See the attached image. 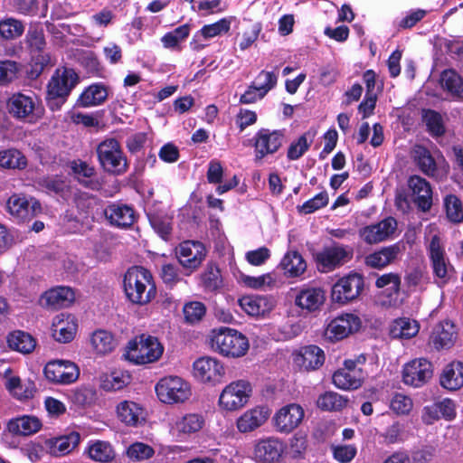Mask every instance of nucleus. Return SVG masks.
Instances as JSON below:
<instances>
[{"label":"nucleus","mask_w":463,"mask_h":463,"mask_svg":"<svg viewBox=\"0 0 463 463\" xmlns=\"http://www.w3.org/2000/svg\"><path fill=\"white\" fill-rule=\"evenodd\" d=\"M123 286L128 299L135 305H146L156 296V288L151 272L140 266H133L127 270Z\"/></svg>","instance_id":"f257e3e1"},{"label":"nucleus","mask_w":463,"mask_h":463,"mask_svg":"<svg viewBox=\"0 0 463 463\" xmlns=\"http://www.w3.org/2000/svg\"><path fill=\"white\" fill-rule=\"evenodd\" d=\"M74 298V292L71 288L57 287L44 292L40 298V304L45 308L58 309L69 307Z\"/></svg>","instance_id":"393cba45"},{"label":"nucleus","mask_w":463,"mask_h":463,"mask_svg":"<svg viewBox=\"0 0 463 463\" xmlns=\"http://www.w3.org/2000/svg\"><path fill=\"white\" fill-rule=\"evenodd\" d=\"M164 346L156 337L141 335L128 342L126 358L136 364L157 361L163 354Z\"/></svg>","instance_id":"7ed1b4c3"},{"label":"nucleus","mask_w":463,"mask_h":463,"mask_svg":"<svg viewBox=\"0 0 463 463\" xmlns=\"http://www.w3.org/2000/svg\"><path fill=\"white\" fill-rule=\"evenodd\" d=\"M457 330L450 321H443L435 326L430 337V342L437 349L450 348L456 342Z\"/></svg>","instance_id":"bb28decb"},{"label":"nucleus","mask_w":463,"mask_h":463,"mask_svg":"<svg viewBox=\"0 0 463 463\" xmlns=\"http://www.w3.org/2000/svg\"><path fill=\"white\" fill-rule=\"evenodd\" d=\"M108 98V91L101 84H93L88 87L80 96L78 104L83 108L98 106Z\"/></svg>","instance_id":"4c0bfd02"},{"label":"nucleus","mask_w":463,"mask_h":463,"mask_svg":"<svg viewBox=\"0 0 463 463\" xmlns=\"http://www.w3.org/2000/svg\"><path fill=\"white\" fill-rule=\"evenodd\" d=\"M440 84L452 95L463 98V79L455 71H444L440 76Z\"/></svg>","instance_id":"de8ad7c7"},{"label":"nucleus","mask_w":463,"mask_h":463,"mask_svg":"<svg viewBox=\"0 0 463 463\" xmlns=\"http://www.w3.org/2000/svg\"><path fill=\"white\" fill-rule=\"evenodd\" d=\"M404 250L405 246L402 242L383 246L367 254L364 262L370 269H383L398 261Z\"/></svg>","instance_id":"4468645a"},{"label":"nucleus","mask_w":463,"mask_h":463,"mask_svg":"<svg viewBox=\"0 0 463 463\" xmlns=\"http://www.w3.org/2000/svg\"><path fill=\"white\" fill-rule=\"evenodd\" d=\"M8 345L11 349L29 354L35 347V341L31 335L23 331H15L9 335Z\"/></svg>","instance_id":"a18cd8bd"},{"label":"nucleus","mask_w":463,"mask_h":463,"mask_svg":"<svg viewBox=\"0 0 463 463\" xmlns=\"http://www.w3.org/2000/svg\"><path fill=\"white\" fill-rule=\"evenodd\" d=\"M80 440V434L72 431L68 435L49 439L47 445L52 456L61 457L72 451L79 445Z\"/></svg>","instance_id":"473e14b6"},{"label":"nucleus","mask_w":463,"mask_h":463,"mask_svg":"<svg viewBox=\"0 0 463 463\" xmlns=\"http://www.w3.org/2000/svg\"><path fill=\"white\" fill-rule=\"evenodd\" d=\"M408 186L417 207L422 212H428L432 205V190L430 183L419 175H412L408 180Z\"/></svg>","instance_id":"5701e85b"},{"label":"nucleus","mask_w":463,"mask_h":463,"mask_svg":"<svg viewBox=\"0 0 463 463\" xmlns=\"http://www.w3.org/2000/svg\"><path fill=\"white\" fill-rule=\"evenodd\" d=\"M241 307L250 316H264L270 310L267 298L258 296H245L240 299Z\"/></svg>","instance_id":"58836bf2"},{"label":"nucleus","mask_w":463,"mask_h":463,"mask_svg":"<svg viewBox=\"0 0 463 463\" xmlns=\"http://www.w3.org/2000/svg\"><path fill=\"white\" fill-rule=\"evenodd\" d=\"M314 134L307 132L299 138L292 143L288 149V158L289 160H297L303 156V154L309 148L313 141Z\"/></svg>","instance_id":"4d7b16f0"},{"label":"nucleus","mask_w":463,"mask_h":463,"mask_svg":"<svg viewBox=\"0 0 463 463\" xmlns=\"http://www.w3.org/2000/svg\"><path fill=\"white\" fill-rule=\"evenodd\" d=\"M96 151L98 160L105 172L120 175L128 171V159L116 138L103 140L99 144Z\"/></svg>","instance_id":"39448f33"},{"label":"nucleus","mask_w":463,"mask_h":463,"mask_svg":"<svg viewBox=\"0 0 463 463\" xmlns=\"http://www.w3.org/2000/svg\"><path fill=\"white\" fill-rule=\"evenodd\" d=\"M269 410L264 406H257L246 411L241 415L237 421V429L241 433H247L255 430L268 420Z\"/></svg>","instance_id":"a878e982"},{"label":"nucleus","mask_w":463,"mask_h":463,"mask_svg":"<svg viewBox=\"0 0 463 463\" xmlns=\"http://www.w3.org/2000/svg\"><path fill=\"white\" fill-rule=\"evenodd\" d=\"M390 407L397 414H407L412 409V401L404 394L396 393L391 401Z\"/></svg>","instance_id":"774afa93"},{"label":"nucleus","mask_w":463,"mask_h":463,"mask_svg":"<svg viewBox=\"0 0 463 463\" xmlns=\"http://www.w3.org/2000/svg\"><path fill=\"white\" fill-rule=\"evenodd\" d=\"M203 283L208 290L217 289L222 283L220 270L216 266L210 265L202 276Z\"/></svg>","instance_id":"69168bd1"},{"label":"nucleus","mask_w":463,"mask_h":463,"mask_svg":"<svg viewBox=\"0 0 463 463\" xmlns=\"http://www.w3.org/2000/svg\"><path fill=\"white\" fill-rule=\"evenodd\" d=\"M440 385L449 391L463 387V363L453 361L447 364L439 377Z\"/></svg>","instance_id":"7c9ffc66"},{"label":"nucleus","mask_w":463,"mask_h":463,"mask_svg":"<svg viewBox=\"0 0 463 463\" xmlns=\"http://www.w3.org/2000/svg\"><path fill=\"white\" fill-rule=\"evenodd\" d=\"M176 255L180 264L190 270L197 269L206 255L203 243L194 241H186L178 246Z\"/></svg>","instance_id":"a211bd4d"},{"label":"nucleus","mask_w":463,"mask_h":463,"mask_svg":"<svg viewBox=\"0 0 463 463\" xmlns=\"http://www.w3.org/2000/svg\"><path fill=\"white\" fill-rule=\"evenodd\" d=\"M277 83V76L270 71H262L256 78L254 85L258 86L260 96H265Z\"/></svg>","instance_id":"0e129e2a"},{"label":"nucleus","mask_w":463,"mask_h":463,"mask_svg":"<svg viewBox=\"0 0 463 463\" xmlns=\"http://www.w3.org/2000/svg\"><path fill=\"white\" fill-rule=\"evenodd\" d=\"M206 307L204 304L200 301L188 302L183 307L184 320L189 324L200 322L204 317Z\"/></svg>","instance_id":"13d9d810"},{"label":"nucleus","mask_w":463,"mask_h":463,"mask_svg":"<svg viewBox=\"0 0 463 463\" xmlns=\"http://www.w3.org/2000/svg\"><path fill=\"white\" fill-rule=\"evenodd\" d=\"M8 113L18 121L33 123L38 120L43 114V109L38 97L31 92L14 93L6 102Z\"/></svg>","instance_id":"20e7f679"},{"label":"nucleus","mask_w":463,"mask_h":463,"mask_svg":"<svg viewBox=\"0 0 463 463\" xmlns=\"http://www.w3.org/2000/svg\"><path fill=\"white\" fill-rule=\"evenodd\" d=\"M433 376V365L425 358H418L406 364L402 371V381L415 388L427 383Z\"/></svg>","instance_id":"f8f14e48"},{"label":"nucleus","mask_w":463,"mask_h":463,"mask_svg":"<svg viewBox=\"0 0 463 463\" xmlns=\"http://www.w3.org/2000/svg\"><path fill=\"white\" fill-rule=\"evenodd\" d=\"M391 287L392 291L398 295L401 291L402 278L398 273L388 272L377 277L375 280V287L377 288H383Z\"/></svg>","instance_id":"e2e57ef3"},{"label":"nucleus","mask_w":463,"mask_h":463,"mask_svg":"<svg viewBox=\"0 0 463 463\" xmlns=\"http://www.w3.org/2000/svg\"><path fill=\"white\" fill-rule=\"evenodd\" d=\"M305 412L297 403H290L280 408L273 417L274 425L280 432L289 433L302 421Z\"/></svg>","instance_id":"f3484780"},{"label":"nucleus","mask_w":463,"mask_h":463,"mask_svg":"<svg viewBox=\"0 0 463 463\" xmlns=\"http://www.w3.org/2000/svg\"><path fill=\"white\" fill-rule=\"evenodd\" d=\"M155 389L159 401L165 404L184 403L192 395L189 383L179 376L170 375L160 379Z\"/></svg>","instance_id":"423d86ee"},{"label":"nucleus","mask_w":463,"mask_h":463,"mask_svg":"<svg viewBox=\"0 0 463 463\" xmlns=\"http://www.w3.org/2000/svg\"><path fill=\"white\" fill-rule=\"evenodd\" d=\"M280 266L289 277H298L307 269L306 261L301 254L296 250L288 251L282 259Z\"/></svg>","instance_id":"a19ab883"},{"label":"nucleus","mask_w":463,"mask_h":463,"mask_svg":"<svg viewBox=\"0 0 463 463\" xmlns=\"http://www.w3.org/2000/svg\"><path fill=\"white\" fill-rule=\"evenodd\" d=\"M154 454V449L143 442H135L131 444L127 450L128 457L136 461L149 459Z\"/></svg>","instance_id":"052dcab7"},{"label":"nucleus","mask_w":463,"mask_h":463,"mask_svg":"<svg viewBox=\"0 0 463 463\" xmlns=\"http://www.w3.org/2000/svg\"><path fill=\"white\" fill-rule=\"evenodd\" d=\"M212 346L224 356L237 358L246 354L250 344L239 331L222 326L212 331Z\"/></svg>","instance_id":"f03ea898"},{"label":"nucleus","mask_w":463,"mask_h":463,"mask_svg":"<svg viewBox=\"0 0 463 463\" xmlns=\"http://www.w3.org/2000/svg\"><path fill=\"white\" fill-rule=\"evenodd\" d=\"M204 425V419L201 414L189 413L175 422V429L178 432L191 434L199 431Z\"/></svg>","instance_id":"49530a36"},{"label":"nucleus","mask_w":463,"mask_h":463,"mask_svg":"<svg viewBox=\"0 0 463 463\" xmlns=\"http://www.w3.org/2000/svg\"><path fill=\"white\" fill-rule=\"evenodd\" d=\"M285 449L283 442L275 437L260 439L254 447V458L261 463H275L279 460Z\"/></svg>","instance_id":"aec40b11"},{"label":"nucleus","mask_w":463,"mask_h":463,"mask_svg":"<svg viewBox=\"0 0 463 463\" xmlns=\"http://www.w3.org/2000/svg\"><path fill=\"white\" fill-rule=\"evenodd\" d=\"M353 254V248L347 245L334 243L326 247L316 255L318 269L325 273L330 272L348 262Z\"/></svg>","instance_id":"1a4fd4ad"},{"label":"nucleus","mask_w":463,"mask_h":463,"mask_svg":"<svg viewBox=\"0 0 463 463\" xmlns=\"http://www.w3.org/2000/svg\"><path fill=\"white\" fill-rule=\"evenodd\" d=\"M36 208H40L38 203H35L30 207L28 200L20 194H13L6 202L8 213L20 220L33 217Z\"/></svg>","instance_id":"72a5a7b5"},{"label":"nucleus","mask_w":463,"mask_h":463,"mask_svg":"<svg viewBox=\"0 0 463 463\" xmlns=\"http://www.w3.org/2000/svg\"><path fill=\"white\" fill-rule=\"evenodd\" d=\"M42 428L41 420L35 416L24 415L12 419L7 423L10 433L19 436H29L36 433Z\"/></svg>","instance_id":"2f4dec72"},{"label":"nucleus","mask_w":463,"mask_h":463,"mask_svg":"<svg viewBox=\"0 0 463 463\" xmlns=\"http://www.w3.org/2000/svg\"><path fill=\"white\" fill-rule=\"evenodd\" d=\"M326 301L325 291L320 288L301 289L296 297L295 303L302 310L315 312L319 310Z\"/></svg>","instance_id":"c85d7f7f"},{"label":"nucleus","mask_w":463,"mask_h":463,"mask_svg":"<svg viewBox=\"0 0 463 463\" xmlns=\"http://www.w3.org/2000/svg\"><path fill=\"white\" fill-rule=\"evenodd\" d=\"M26 158L16 149L0 152V166L8 169H23L26 166Z\"/></svg>","instance_id":"3c124183"},{"label":"nucleus","mask_w":463,"mask_h":463,"mask_svg":"<svg viewBox=\"0 0 463 463\" xmlns=\"http://www.w3.org/2000/svg\"><path fill=\"white\" fill-rule=\"evenodd\" d=\"M78 82V75L72 69L57 70L48 84L50 99L67 97Z\"/></svg>","instance_id":"dca6fc26"},{"label":"nucleus","mask_w":463,"mask_h":463,"mask_svg":"<svg viewBox=\"0 0 463 463\" xmlns=\"http://www.w3.org/2000/svg\"><path fill=\"white\" fill-rule=\"evenodd\" d=\"M301 367L305 370H316L319 368L325 362L324 351L317 345H308L302 349Z\"/></svg>","instance_id":"37998d69"},{"label":"nucleus","mask_w":463,"mask_h":463,"mask_svg":"<svg viewBox=\"0 0 463 463\" xmlns=\"http://www.w3.org/2000/svg\"><path fill=\"white\" fill-rule=\"evenodd\" d=\"M78 324L75 317L71 315H57L52 324V335L60 343L71 342L77 332Z\"/></svg>","instance_id":"b1692460"},{"label":"nucleus","mask_w":463,"mask_h":463,"mask_svg":"<svg viewBox=\"0 0 463 463\" xmlns=\"http://www.w3.org/2000/svg\"><path fill=\"white\" fill-rule=\"evenodd\" d=\"M118 419L129 426H137L144 420L143 410L134 402L124 401L117 407Z\"/></svg>","instance_id":"c9c22d12"},{"label":"nucleus","mask_w":463,"mask_h":463,"mask_svg":"<svg viewBox=\"0 0 463 463\" xmlns=\"http://www.w3.org/2000/svg\"><path fill=\"white\" fill-rule=\"evenodd\" d=\"M194 375L203 383H217L225 373L223 365L215 358L205 356L194 364Z\"/></svg>","instance_id":"4be33fe9"},{"label":"nucleus","mask_w":463,"mask_h":463,"mask_svg":"<svg viewBox=\"0 0 463 463\" xmlns=\"http://www.w3.org/2000/svg\"><path fill=\"white\" fill-rule=\"evenodd\" d=\"M348 399L335 392H326L320 394L317 401L319 409L326 411H341L347 406Z\"/></svg>","instance_id":"ea45409f"},{"label":"nucleus","mask_w":463,"mask_h":463,"mask_svg":"<svg viewBox=\"0 0 463 463\" xmlns=\"http://www.w3.org/2000/svg\"><path fill=\"white\" fill-rule=\"evenodd\" d=\"M420 326L416 320L407 317L395 319L390 326V335L392 338H411L419 332Z\"/></svg>","instance_id":"e433bc0d"},{"label":"nucleus","mask_w":463,"mask_h":463,"mask_svg":"<svg viewBox=\"0 0 463 463\" xmlns=\"http://www.w3.org/2000/svg\"><path fill=\"white\" fill-rule=\"evenodd\" d=\"M365 361L366 358L364 354H360L354 359L345 360L344 367L333 374V383L342 390L358 389L365 378V373L362 369Z\"/></svg>","instance_id":"0eeeda50"},{"label":"nucleus","mask_w":463,"mask_h":463,"mask_svg":"<svg viewBox=\"0 0 463 463\" xmlns=\"http://www.w3.org/2000/svg\"><path fill=\"white\" fill-rule=\"evenodd\" d=\"M422 119L431 137L437 138L445 134L443 118L439 112L431 109L423 110Z\"/></svg>","instance_id":"8fccbe9b"},{"label":"nucleus","mask_w":463,"mask_h":463,"mask_svg":"<svg viewBox=\"0 0 463 463\" xmlns=\"http://www.w3.org/2000/svg\"><path fill=\"white\" fill-rule=\"evenodd\" d=\"M20 69V64L14 61H0V85H7L17 79Z\"/></svg>","instance_id":"bf43d9fd"},{"label":"nucleus","mask_w":463,"mask_h":463,"mask_svg":"<svg viewBox=\"0 0 463 463\" xmlns=\"http://www.w3.org/2000/svg\"><path fill=\"white\" fill-rule=\"evenodd\" d=\"M254 142L256 160H261L267 155L274 154L282 145L283 134L280 131H269L262 128L256 134Z\"/></svg>","instance_id":"6ab92c4d"},{"label":"nucleus","mask_w":463,"mask_h":463,"mask_svg":"<svg viewBox=\"0 0 463 463\" xmlns=\"http://www.w3.org/2000/svg\"><path fill=\"white\" fill-rule=\"evenodd\" d=\"M105 216L114 226L120 228L130 227L135 222V212L127 204L112 203L104 211Z\"/></svg>","instance_id":"c756f323"},{"label":"nucleus","mask_w":463,"mask_h":463,"mask_svg":"<svg viewBox=\"0 0 463 463\" xmlns=\"http://www.w3.org/2000/svg\"><path fill=\"white\" fill-rule=\"evenodd\" d=\"M148 219L155 232L165 240L171 232V219L159 213L148 214Z\"/></svg>","instance_id":"680f3d73"},{"label":"nucleus","mask_w":463,"mask_h":463,"mask_svg":"<svg viewBox=\"0 0 463 463\" xmlns=\"http://www.w3.org/2000/svg\"><path fill=\"white\" fill-rule=\"evenodd\" d=\"M5 387L18 400H27L33 397L36 392L34 383L30 379L22 380L18 376L11 375V369L5 372Z\"/></svg>","instance_id":"cd10ccee"},{"label":"nucleus","mask_w":463,"mask_h":463,"mask_svg":"<svg viewBox=\"0 0 463 463\" xmlns=\"http://www.w3.org/2000/svg\"><path fill=\"white\" fill-rule=\"evenodd\" d=\"M327 203L328 195L326 192H322L303 203L299 207V212L305 214H308L326 206Z\"/></svg>","instance_id":"338daca9"},{"label":"nucleus","mask_w":463,"mask_h":463,"mask_svg":"<svg viewBox=\"0 0 463 463\" xmlns=\"http://www.w3.org/2000/svg\"><path fill=\"white\" fill-rule=\"evenodd\" d=\"M397 226V221L393 217H386L376 223L360 229L359 236L367 244H377L392 238Z\"/></svg>","instance_id":"2eb2a0df"},{"label":"nucleus","mask_w":463,"mask_h":463,"mask_svg":"<svg viewBox=\"0 0 463 463\" xmlns=\"http://www.w3.org/2000/svg\"><path fill=\"white\" fill-rule=\"evenodd\" d=\"M364 288V279L358 273H352L340 279L332 288L334 302L345 304L355 299Z\"/></svg>","instance_id":"9d476101"},{"label":"nucleus","mask_w":463,"mask_h":463,"mask_svg":"<svg viewBox=\"0 0 463 463\" xmlns=\"http://www.w3.org/2000/svg\"><path fill=\"white\" fill-rule=\"evenodd\" d=\"M360 326L361 319L356 315L342 314L330 321L325 329L324 336L334 343L357 332Z\"/></svg>","instance_id":"9b49d317"},{"label":"nucleus","mask_w":463,"mask_h":463,"mask_svg":"<svg viewBox=\"0 0 463 463\" xmlns=\"http://www.w3.org/2000/svg\"><path fill=\"white\" fill-rule=\"evenodd\" d=\"M251 392L252 388L248 381H234L222 391L219 405L228 411L240 410L248 403Z\"/></svg>","instance_id":"6e6552de"},{"label":"nucleus","mask_w":463,"mask_h":463,"mask_svg":"<svg viewBox=\"0 0 463 463\" xmlns=\"http://www.w3.org/2000/svg\"><path fill=\"white\" fill-rule=\"evenodd\" d=\"M447 219L452 223L463 222V204L461 200L455 194H448L443 200Z\"/></svg>","instance_id":"09e8293b"},{"label":"nucleus","mask_w":463,"mask_h":463,"mask_svg":"<svg viewBox=\"0 0 463 463\" xmlns=\"http://www.w3.org/2000/svg\"><path fill=\"white\" fill-rule=\"evenodd\" d=\"M43 373L48 381L58 384L71 383L80 375L77 365L67 360H53L47 363Z\"/></svg>","instance_id":"ddd939ff"},{"label":"nucleus","mask_w":463,"mask_h":463,"mask_svg":"<svg viewBox=\"0 0 463 463\" xmlns=\"http://www.w3.org/2000/svg\"><path fill=\"white\" fill-rule=\"evenodd\" d=\"M26 42L31 52H43L46 46L43 27L39 24L31 25L27 32Z\"/></svg>","instance_id":"6e6d98bb"},{"label":"nucleus","mask_w":463,"mask_h":463,"mask_svg":"<svg viewBox=\"0 0 463 463\" xmlns=\"http://www.w3.org/2000/svg\"><path fill=\"white\" fill-rule=\"evenodd\" d=\"M130 375L123 371H114L101 380V387L106 391H118L128 384Z\"/></svg>","instance_id":"864d4df0"},{"label":"nucleus","mask_w":463,"mask_h":463,"mask_svg":"<svg viewBox=\"0 0 463 463\" xmlns=\"http://www.w3.org/2000/svg\"><path fill=\"white\" fill-rule=\"evenodd\" d=\"M414 157L417 165L422 173L430 177L437 175V163L426 147L423 146H416L414 147Z\"/></svg>","instance_id":"79ce46f5"},{"label":"nucleus","mask_w":463,"mask_h":463,"mask_svg":"<svg viewBox=\"0 0 463 463\" xmlns=\"http://www.w3.org/2000/svg\"><path fill=\"white\" fill-rule=\"evenodd\" d=\"M90 458L95 461L107 463L115 458V451L106 441H97L89 448Z\"/></svg>","instance_id":"603ef678"},{"label":"nucleus","mask_w":463,"mask_h":463,"mask_svg":"<svg viewBox=\"0 0 463 463\" xmlns=\"http://www.w3.org/2000/svg\"><path fill=\"white\" fill-rule=\"evenodd\" d=\"M91 345L100 354H107L116 347V341L111 333L106 330H97L91 335Z\"/></svg>","instance_id":"c03bdc74"},{"label":"nucleus","mask_w":463,"mask_h":463,"mask_svg":"<svg viewBox=\"0 0 463 463\" xmlns=\"http://www.w3.org/2000/svg\"><path fill=\"white\" fill-rule=\"evenodd\" d=\"M24 30L23 23L14 18H5L0 21V36L5 40L20 37Z\"/></svg>","instance_id":"5fc2aeb1"},{"label":"nucleus","mask_w":463,"mask_h":463,"mask_svg":"<svg viewBox=\"0 0 463 463\" xmlns=\"http://www.w3.org/2000/svg\"><path fill=\"white\" fill-rule=\"evenodd\" d=\"M73 173L77 175V179L84 187L98 191L101 188L102 184L98 179L92 178L95 175V168L90 166L86 162L74 161L71 165Z\"/></svg>","instance_id":"f704fd0d"},{"label":"nucleus","mask_w":463,"mask_h":463,"mask_svg":"<svg viewBox=\"0 0 463 463\" xmlns=\"http://www.w3.org/2000/svg\"><path fill=\"white\" fill-rule=\"evenodd\" d=\"M429 253L435 276L441 279L442 284L446 283L449 279L450 266L446 259L440 238L438 235H434L431 238L429 245Z\"/></svg>","instance_id":"412c9836"}]
</instances>
